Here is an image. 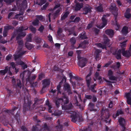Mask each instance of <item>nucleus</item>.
<instances>
[{
  "mask_svg": "<svg viewBox=\"0 0 131 131\" xmlns=\"http://www.w3.org/2000/svg\"><path fill=\"white\" fill-rule=\"evenodd\" d=\"M28 28V27L25 28L23 26H21L19 27L17 30V35L16 37V40L18 44V48L15 53L14 55L15 60L21 57L25 52V51H23L21 50V48L24 46V42L22 39H21V38L25 36L26 35L25 32H22V31L26 30Z\"/></svg>",
  "mask_w": 131,
  "mask_h": 131,
  "instance_id": "1",
  "label": "nucleus"
},
{
  "mask_svg": "<svg viewBox=\"0 0 131 131\" xmlns=\"http://www.w3.org/2000/svg\"><path fill=\"white\" fill-rule=\"evenodd\" d=\"M71 121L74 122H80L83 121V119L79 115L78 112L75 111L71 112Z\"/></svg>",
  "mask_w": 131,
  "mask_h": 131,
  "instance_id": "2",
  "label": "nucleus"
},
{
  "mask_svg": "<svg viewBox=\"0 0 131 131\" xmlns=\"http://www.w3.org/2000/svg\"><path fill=\"white\" fill-rule=\"evenodd\" d=\"M62 94L63 96L62 98L58 99L57 98H54L53 99L54 102L56 103L57 106L59 105V104L57 103L61 101V102H63L64 105L68 104L69 102V100L68 97L65 95L63 93Z\"/></svg>",
  "mask_w": 131,
  "mask_h": 131,
  "instance_id": "3",
  "label": "nucleus"
},
{
  "mask_svg": "<svg viewBox=\"0 0 131 131\" xmlns=\"http://www.w3.org/2000/svg\"><path fill=\"white\" fill-rule=\"evenodd\" d=\"M30 74V73L29 71H25L22 73L20 74V76L22 80H23L24 78H26L27 82H29L31 83L29 80Z\"/></svg>",
  "mask_w": 131,
  "mask_h": 131,
  "instance_id": "4",
  "label": "nucleus"
},
{
  "mask_svg": "<svg viewBox=\"0 0 131 131\" xmlns=\"http://www.w3.org/2000/svg\"><path fill=\"white\" fill-rule=\"evenodd\" d=\"M102 112L103 113H105V115L104 116V118L105 119L104 120L105 122L106 123H108L109 124L110 123L111 120L107 119L109 118L110 116V114L108 112V109H106L105 107H104L102 109Z\"/></svg>",
  "mask_w": 131,
  "mask_h": 131,
  "instance_id": "5",
  "label": "nucleus"
},
{
  "mask_svg": "<svg viewBox=\"0 0 131 131\" xmlns=\"http://www.w3.org/2000/svg\"><path fill=\"white\" fill-rule=\"evenodd\" d=\"M103 37L104 39V44L103 45H102L100 43H99L98 44H96V45L97 46L101 48L102 49H104L106 48V45H105L108 44V42L110 41V40L107 38L105 35H103Z\"/></svg>",
  "mask_w": 131,
  "mask_h": 131,
  "instance_id": "6",
  "label": "nucleus"
},
{
  "mask_svg": "<svg viewBox=\"0 0 131 131\" xmlns=\"http://www.w3.org/2000/svg\"><path fill=\"white\" fill-rule=\"evenodd\" d=\"M78 97L80 100H81V95L77 93V95L75 96L74 98L73 101V103L74 104H75L76 106H78L80 109L82 110L83 108V107H81L80 104L78 103V101H77Z\"/></svg>",
  "mask_w": 131,
  "mask_h": 131,
  "instance_id": "7",
  "label": "nucleus"
},
{
  "mask_svg": "<svg viewBox=\"0 0 131 131\" xmlns=\"http://www.w3.org/2000/svg\"><path fill=\"white\" fill-rule=\"evenodd\" d=\"M109 16L110 15L108 14L103 15V16L102 18V23L99 25V28L102 29L107 24V21L106 19V17Z\"/></svg>",
  "mask_w": 131,
  "mask_h": 131,
  "instance_id": "8",
  "label": "nucleus"
},
{
  "mask_svg": "<svg viewBox=\"0 0 131 131\" xmlns=\"http://www.w3.org/2000/svg\"><path fill=\"white\" fill-rule=\"evenodd\" d=\"M60 6V5L58 4V5H56L53 8V10H56L55 13L53 15V18L54 19L56 18V17L59 15V13L61 10V8H59L57 9Z\"/></svg>",
  "mask_w": 131,
  "mask_h": 131,
  "instance_id": "9",
  "label": "nucleus"
},
{
  "mask_svg": "<svg viewBox=\"0 0 131 131\" xmlns=\"http://www.w3.org/2000/svg\"><path fill=\"white\" fill-rule=\"evenodd\" d=\"M11 67H7L4 70H1L0 71V73L1 75H4L5 73L8 71V73L9 75L12 74V73L10 71L11 69Z\"/></svg>",
  "mask_w": 131,
  "mask_h": 131,
  "instance_id": "10",
  "label": "nucleus"
},
{
  "mask_svg": "<svg viewBox=\"0 0 131 131\" xmlns=\"http://www.w3.org/2000/svg\"><path fill=\"white\" fill-rule=\"evenodd\" d=\"M87 61L85 58H82V59L79 61L78 64V65L81 68L84 67L87 63Z\"/></svg>",
  "mask_w": 131,
  "mask_h": 131,
  "instance_id": "11",
  "label": "nucleus"
},
{
  "mask_svg": "<svg viewBox=\"0 0 131 131\" xmlns=\"http://www.w3.org/2000/svg\"><path fill=\"white\" fill-rule=\"evenodd\" d=\"M91 7L89 5L85 6L83 9L82 14L86 15L88 13H90L91 12Z\"/></svg>",
  "mask_w": 131,
  "mask_h": 131,
  "instance_id": "12",
  "label": "nucleus"
},
{
  "mask_svg": "<svg viewBox=\"0 0 131 131\" xmlns=\"http://www.w3.org/2000/svg\"><path fill=\"white\" fill-rule=\"evenodd\" d=\"M125 48H123L121 49L122 53V55L126 57H129L131 56V53L130 52L128 51H125Z\"/></svg>",
  "mask_w": 131,
  "mask_h": 131,
  "instance_id": "13",
  "label": "nucleus"
},
{
  "mask_svg": "<svg viewBox=\"0 0 131 131\" xmlns=\"http://www.w3.org/2000/svg\"><path fill=\"white\" fill-rule=\"evenodd\" d=\"M63 89L64 90L66 91L68 93V94H71L72 93L70 89V87L69 84L67 83H66L64 86Z\"/></svg>",
  "mask_w": 131,
  "mask_h": 131,
  "instance_id": "14",
  "label": "nucleus"
},
{
  "mask_svg": "<svg viewBox=\"0 0 131 131\" xmlns=\"http://www.w3.org/2000/svg\"><path fill=\"white\" fill-rule=\"evenodd\" d=\"M125 95L127 99V103L130 105L131 107V95L130 93H125Z\"/></svg>",
  "mask_w": 131,
  "mask_h": 131,
  "instance_id": "15",
  "label": "nucleus"
},
{
  "mask_svg": "<svg viewBox=\"0 0 131 131\" xmlns=\"http://www.w3.org/2000/svg\"><path fill=\"white\" fill-rule=\"evenodd\" d=\"M92 73L90 72L86 76V83L87 86L88 87H89L91 81V78L90 76L91 75Z\"/></svg>",
  "mask_w": 131,
  "mask_h": 131,
  "instance_id": "16",
  "label": "nucleus"
},
{
  "mask_svg": "<svg viewBox=\"0 0 131 131\" xmlns=\"http://www.w3.org/2000/svg\"><path fill=\"white\" fill-rule=\"evenodd\" d=\"M50 81L49 79H45L42 81V85L43 87L46 88L50 84Z\"/></svg>",
  "mask_w": 131,
  "mask_h": 131,
  "instance_id": "17",
  "label": "nucleus"
},
{
  "mask_svg": "<svg viewBox=\"0 0 131 131\" xmlns=\"http://www.w3.org/2000/svg\"><path fill=\"white\" fill-rule=\"evenodd\" d=\"M27 1L26 0H24L23 2L21 0H17L16 1V4L17 6L18 7L21 4L23 5H26Z\"/></svg>",
  "mask_w": 131,
  "mask_h": 131,
  "instance_id": "18",
  "label": "nucleus"
},
{
  "mask_svg": "<svg viewBox=\"0 0 131 131\" xmlns=\"http://www.w3.org/2000/svg\"><path fill=\"white\" fill-rule=\"evenodd\" d=\"M105 32L106 34L111 37H112L114 34V31L112 29H109L106 30L105 31Z\"/></svg>",
  "mask_w": 131,
  "mask_h": 131,
  "instance_id": "19",
  "label": "nucleus"
},
{
  "mask_svg": "<svg viewBox=\"0 0 131 131\" xmlns=\"http://www.w3.org/2000/svg\"><path fill=\"white\" fill-rule=\"evenodd\" d=\"M95 51L94 56L95 57L96 60H97V58L99 57V53L101 52V51L98 49H95Z\"/></svg>",
  "mask_w": 131,
  "mask_h": 131,
  "instance_id": "20",
  "label": "nucleus"
},
{
  "mask_svg": "<svg viewBox=\"0 0 131 131\" xmlns=\"http://www.w3.org/2000/svg\"><path fill=\"white\" fill-rule=\"evenodd\" d=\"M83 6V4L82 3L77 4L75 7V10L77 11L80 10L82 7Z\"/></svg>",
  "mask_w": 131,
  "mask_h": 131,
  "instance_id": "21",
  "label": "nucleus"
},
{
  "mask_svg": "<svg viewBox=\"0 0 131 131\" xmlns=\"http://www.w3.org/2000/svg\"><path fill=\"white\" fill-rule=\"evenodd\" d=\"M46 105H47L48 107V111L49 113H51L52 112L51 108L52 107V106L51 104L49 102L48 100H47L46 102Z\"/></svg>",
  "mask_w": 131,
  "mask_h": 131,
  "instance_id": "22",
  "label": "nucleus"
},
{
  "mask_svg": "<svg viewBox=\"0 0 131 131\" xmlns=\"http://www.w3.org/2000/svg\"><path fill=\"white\" fill-rule=\"evenodd\" d=\"M118 121L119 124L121 126H123L125 125V122L124 118L121 117L118 119Z\"/></svg>",
  "mask_w": 131,
  "mask_h": 131,
  "instance_id": "23",
  "label": "nucleus"
},
{
  "mask_svg": "<svg viewBox=\"0 0 131 131\" xmlns=\"http://www.w3.org/2000/svg\"><path fill=\"white\" fill-rule=\"evenodd\" d=\"M21 86L22 84L20 80L18 79L17 80V82L15 87L16 88H19L20 89Z\"/></svg>",
  "mask_w": 131,
  "mask_h": 131,
  "instance_id": "24",
  "label": "nucleus"
},
{
  "mask_svg": "<svg viewBox=\"0 0 131 131\" xmlns=\"http://www.w3.org/2000/svg\"><path fill=\"white\" fill-rule=\"evenodd\" d=\"M16 63L17 65H23L22 66V67L23 69H24L27 68V65L26 64H24V63L23 62L21 61L18 62H17Z\"/></svg>",
  "mask_w": 131,
  "mask_h": 131,
  "instance_id": "25",
  "label": "nucleus"
},
{
  "mask_svg": "<svg viewBox=\"0 0 131 131\" xmlns=\"http://www.w3.org/2000/svg\"><path fill=\"white\" fill-rule=\"evenodd\" d=\"M122 32L123 35H126L128 33V28L127 27L124 26L122 28Z\"/></svg>",
  "mask_w": 131,
  "mask_h": 131,
  "instance_id": "26",
  "label": "nucleus"
},
{
  "mask_svg": "<svg viewBox=\"0 0 131 131\" xmlns=\"http://www.w3.org/2000/svg\"><path fill=\"white\" fill-rule=\"evenodd\" d=\"M130 9L127 8L126 10V12L125 15V17L127 18H129L131 16V15L129 13Z\"/></svg>",
  "mask_w": 131,
  "mask_h": 131,
  "instance_id": "27",
  "label": "nucleus"
},
{
  "mask_svg": "<svg viewBox=\"0 0 131 131\" xmlns=\"http://www.w3.org/2000/svg\"><path fill=\"white\" fill-rule=\"evenodd\" d=\"M122 52L121 50H119L117 53L116 54L115 57L117 59H119L121 58V53Z\"/></svg>",
  "mask_w": 131,
  "mask_h": 131,
  "instance_id": "28",
  "label": "nucleus"
},
{
  "mask_svg": "<svg viewBox=\"0 0 131 131\" xmlns=\"http://www.w3.org/2000/svg\"><path fill=\"white\" fill-rule=\"evenodd\" d=\"M62 113V111H56L54 112L52 114V115H54L55 116H59Z\"/></svg>",
  "mask_w": 131,
  "mask_h": 131,
  "instance_id": "29",
  "label": "nucleus"
},
{
  "mask_svg": "<svg viewBox=\"0 0 131 131\" xmlns=\"http://www.w3.org/2000/svg\"><path fill=\"white\" fill-rule=\"evenodd\" d=\"M25 47L29 50H30L33 47V46L30 44H28L27 42H26L25 44Z\"/></svg>",
  "mask_w": 131,
  "mask_h": 131,
  "instance_id": "30",
  "label": "nucleus"
},
{
  "mask_svg": "<svg viewBox=\"0 0 131 131\" xmlns=\"http://www.w3.org/2000/svg\"><path fill=\"white\" fill-rule=\"evenodd\" d=\"M109 9L111 10L112 11L113 10H116V9L117 8L116 7L115 4L113 3L111 4V6Z\"/></svg>",
  "mask_w": 131,
  "mask_h": 131,
  "instance_id": "31",
  "label": "nucleus"
},
{
  "mask_svg": "<svg viewBox=\"0 0 131 131\" xmlns=\"http://www.w3.org/2000/svg\"><path fill=\"white\" fill-rule=\"evenodd\" d=\"M35 41L37 43H40L41 42V39L38 37L36 36L34 38Z\"/></svg>",
  "mask_w": 131,
  "mask_h": 131,
  "instance_id": "32",
  "label": "nucleus"
},
{
  "mask_svg": "<svg viewBox=\"0 0 131 131\" xmlns=\"http://www.w3.org/2000/svg\"><path fill=\"white\" fill-rule=\"evenodd\" d=\"M27 42H31L32 41L31 35L30 34L28 35L26 37Z\"/></svg>",
  "mask_w": 131,
  "mask_h": 131,
  "instance_id": "33",
  "label": "nucleus"
},
{
  "mask_svg": "<svg viewBox=\"0 0 131 131\" xmlns=\"http://www.w3.org/2000/svg\"><path fill=\"white\" fill-rule=\"evenodd\" d=\"M29 29L33 33H35L36 32V28L34 27L32 25H30L29 27Z\"/></svg>",
  "mask_w": 131,
  "mask_h": 131,
  "instance_id": "34",
  "label": "nucleus"
},
{
  "mask_svg": "<svg viewBox=\"0 0 131 131\" xmlns=\"http://www.w3.org/2000/svg\"><path fill=\"white\" fill-rule=\"evenodd\" d=\"M96 9L99 12H102L103 11V8L102 6V4H100L99 6L96 7Z\"/></svg>",
  "mask_w": 131,
  "mask_h": 131,
  "instance_id": "35",
  "label": "nucleus"
},
{
  "mask_svg": "<svg viewBox=\"0 0 131 131\" xmlns=\"http://www.w3.org/2000/svg\"><path fill=\"white\" fill-rule=\"evenodd\" d=\"M70 42L71 45H73L76 42V39L75 38L73 37L70 39Z\"/></svg>",
  "mask_w": 131,
  "mask_h": 131,
  "instance_id": "36",
  "label": "nucleus"
},
{
  "mask_svg": "<svg viewBox=\"0 0 131 131\" xmlns=\"http://www.w3.org/2000/svg\"><path fill=\"white\" fill-rule=\"evenodd\" d=\"M32 24L34 26H38L39 24V21L37 19H36L32 22Z\"/></svg>",
  "mask_w": 131,
  "mask_h": 131,
  "instance_id": "37",
  "label": "nucleus"
},
{
  "mask_svg": "<svg viewBox=\"0 0 131 131\" xmlns=\"http://www.w3.org/2000/svg\"><path fill=\"white\" fill-rule=\"evenodd\" d=\"M127 40H126L121 43V49H120L121 50L123 48H124V47H126V42H127Z\"/></svg>",
  "mask_w": 131,
  "mask_h": 131,
  "instance_id": "38",
  "label": "nucleus"
},
{
  "mask_svg": "<svg viewBox=\"0 0 131 131\" xmlns=\"http://www.w3.org/2000/svg\"><path fill=\"white\" fill-rule=\"evenodd\" d=\"M69 13L67 12H66L61 17V19L63 20L65 19L68 16Z\"/></svg>",
  "mask_w": 131,
  "mask_h": 131,
  "instance_id": "39",
  "label": "nucleus"
},
{
  "mask_svg": "<svg viewBox=\"0 0 131 131\" xmlns=\"http://www.w3.org/2000/svg\"><path fill=\"white\" fill-rule=\"evenodd\" d=\"M62 32V29L59 28L58 29V30L57 31V33L58 36L60 37L61 35V34Z\"/></svg>",
  "mask_w": 131,
  "mask_h": 131,
  "instance_id": "40",
  "label": "nucleus"
},
{
  "mask_svg": "<svg viewBox=\"0 0 131 131\" xmlns=\"http://www.w3.org/2000/svg\"><path fill=\"white\" fill-rule=\"evenodd\" d=\"M13 27L11 26H6L4 27V29L8 31V30L10 29H13Z\"/></svg>",
  "mask_w": 131,
  "mask_h": 131,
  "instance_id": "41",
  "label": "nucleus"
},
{
  "mask_svg": "<svg viewBox=\"0 0 131 131\" xmlns=\"http://www.w3.org/2000/svg\"><path fill=\"white\" fill-rule=\"evenodd\" d=\"M118 9H116V10H113L112 11V14L114 15L115 17V19H116V16L118 14L117 13Z\"/></svg>",
  "mask_w": 131,
  "mask_h": 131,
  "instance_id": "42",
  "label": "nucleus"
},
{
  "mask_svg": "<svg viewBox=\"0 0 131 131\" xmlns=\"http://www.w3.org/2000/svg\"><path fill=\"white\" fill-rule=\"evenodd\" d=\"M99 73L97 72H96L95 74V78L96 79H98L99 80H101V78L102 77L101 76H99Z\"/></svg>",
  "mask_w": 131,
  "mask_h": 131,
  "instance_id": "43",
  "label": "nucleus"
},
{
  "mask_svg": "<svg viewBox=\"0 0 131 131\" xmlns=\"http://www.w3.org/2000/svg\"><path fill=\"white\" fill-rule=\"evenodd\" d=\"M17 107H14L12 110L9 111L8 112L11 113L12 114H14V112L17 109Z\"/></svg>",
  "mask_w": 131,
  "mask_h": 131,
  "instance_id": "44",
  "label": "nucleus"
},
{
  "mask_svg": "<svg viewBox=\"0 0 131 131\" xmlns=\"http://www.w3.org/2000/svg\"><path fill=\"white\" fill-rule=\"evenodd\" d=\"M80 131H92V129L90 127H88V128L83 129V130H80Z\"/></svg>",
  "mask_w": 131,
  "mask_h": 131,
  "instance_id": "45",
  "label": "nucleus"
},
{
  "mask_svg": "<svg viewBox=\"0 0 131 131\" xmlns=\"http://www.w3.org/2000/svg\"><path fill=\"white\" fill-rule=\"evenodd\" d=\"M37 18L39 19V20L41 21H43L44 20V18L41 15L36 16Z\"/></svg>",
  "mask_w": 131,
  "mask_h": 131,
  "instance_id": "46",
  "label": "nucleus"
},
{
  "mask_svg": "<svg viewBox=\"0 0 131 131\" xmlns=\"http://www.w3.org/2000/svg\"><path fill=\"white\" fill-rule=\"evenodd\" d=\"M116 114L117 116H118L119 115L123 114V112L121 109H119L117 111Z\"/></svg>",
  "mask_w": 131,
  "mask_h": 131,
  "instance_id": "47",
  "label": "nucleus"
},
{
  "mask_svg": "<svg viewBox=\"0 0 131 131\" xmlns=\"http://www.w3.org/2000/svg\"><path fill=\"white\" fill-rule=\"evenodd\" d=\"M94 23V22L92 21L89 24L87 27V28L89 29L91 28L93 26Z\"/></svg>",
  "mask_w": 131,
  "mask_h": 131,
  "instance_id": "48",
  "label": "nucleus"
},
{
  "mask_svg": "<svg viewBox=\"0 0 131 131\" xmlns=\"http://www.w3.org/2000/svg\"><path fill=\"white\" fill-rule=\"evenodd\" d=\"M12 83L13 84V86L15 87L17 81L15 80V78L14 77L12 78Z\"/></svg>",
  "mask_w": 131,
  "mask_h": 131,
  "instance_id": "49",
  "label": "nucleus"
},
{
  "mask_svg": "<svg viewBox=\"0 0 131 131\" xmlns=\"http://www.w3.org/2000/svg\"><path fill=\"white\" fill-rule=\"evenodd\" d=\"M109 78L110 80L113 81L116 80L117 79L115 77L112 75L109 77Z\"/></svg>",
  "mask_w": 131,
  "mask_h": 131,
  "instance_id": "50",
  "label": "nucleus"
},
{
  "mask_svg": "<svg viewBox=\"0 0 131 131\" xmlns=\"http://www.w3.org/2000/svg\"><path fill=\"white\" fill-rule=\"evenodd\" d=\"M116 25H115V29L116 30H118L119 27V25L118 24V23L117 22L116 20Z\"/></svg>",
  "mask_w": 131,
  "mask_h": 131,
  "instance_id": "51",
  "label": "nucleus"
},
{
  "mask_svg": "<svg viewBox=\"0 0 131 131\" xmlns=\"http://www.w3.org/2000/svg\"><path fill=\"white\" fill-rule=\"evenodd\" d=\"M103 79L104 80V81H106L107 82V84L109 86H112V84H111V83H113V82H111L109 81H108V80H106V79L103 78Z\"/></svg>",
  "mask_w": 131,
  "mask_h": 131,
  "instance_id": "52",
  "label": "nucleus"
},
{
  "mask_svg": "<svg viewBox=\"0 0 131 131\" xmlns=\"http://www.w3.org/2000/svg\"><path fill=\"white\" fill-rule=\"evenodd\" d=\"M15 0H4V1L7 4H9L11 3L12 2Z\"/></svg>",
  "mask_w": 131,
  "mask_h": 131,
  "instance_id": "53",
  "label": "nucleus"
},
{
  "mask_svg": "<svg viewBox=\"0 0 131 131\" xmlns=\"http://www.w3.org/2000/svg\"><path fill=\"white\" fill-rule=\"evenodd\" d=\"M61 87V86L60 84H59L57 87V91L58 93H61L60 91V88Z\"/></svg>",
  "mask_w": 131,
  "mask_h": 131,
  "instance_id": "54",
  "label": "nucleus"
},
{
  "mask_svg": "<svg viewBox=\"0 0 131 131\" xmlns=\"http://www.w3.org/2000/svg\"><path fill=\"white\" fill-rule=\"evenodd\" d=\"M8 31L4 29L3 32V35L4 37H6L7 35V34Z\"/></svg>",
  "mask_w": 131,
  "mask_h": 131,
  "instance_id": "55",
  "label": "nucleus"
},
{
  "mask_svg": "<svg viewBox=\"0 0 131 131\" xmlns=\"http://www.w3.org/2000/svg\"><path fill=\"white\" fill-rule=\"evenodd\" d=\"M44 29V28L43 26H41L39 29H38V30L40 32H42Z\"/></svg>",
  "mask_w": 131,
  "mask_h": 131,
  "instance_id": "56",
  "label": "nucleus"
},
{
  "mask_svg": "<svg viewBox=\"0 0 131 131\" xmlns=\"http://www.w3.org/2000/svg\"><path fill=\"white\" fill-rule=\"evenodd\" d=\"M46 2V0H40V2L39 3V5H42Z\"/></svg>",
  "mask_w": 131,
  "mask_h": 131,
  "instance_id": "57",
  "label": "nucleus"
},
{
  "mask_svg": "<svg viewBox=\"0 0 131 131\" xmlns=\"http://www.w3.org/2000/svg\"><path fill=\"white\" fill-rule=\"evenodd\" d=\"M80 20V19L79 17H77L75 18L73 21L74 22L77 23L79 22Z\"/></svg>",
  "mask_w": 131,
  "mask_h": 131,
  "instance_id": "58",
  "label": "nucleus"
},
{
  "mask_svg": "<svg viewBox=\"0 0 131 131\" xmlns=\"http://www.w3.org/2000/svg\"><path fill=\"white\" fill-rule=\"evenodd\" d=\"M12 24L13 26H16L18 24V22L15 20H13L12 21Z\"/></svg>",
  "mask_w": 131,
  "mask_h": 131,
  "instance_id": "59",
  "label": "nucleus"
},
{
  "mask_svg": "<svg viewBox=\"0 0 131 131\" xmlns=\"http://www.w3.org/2000/svg\"><path fill=\"white\" fill-rule=\"evenodd\" d=\"M12 57V56L11 54H9L6 57V59L7 60H9Z\"/></svg>",
  "mask_w": 131,
  "mask_h": 131,
  "instance_id": "60",
  "label": "nucleus"
},
{
  "mask_svg": "<svg viewBox=\"0 0 131 131\" xmlns=\"http://www.w3.org/2000/svg\"><path fill=\"white\" fill-rule=\"evenodd\" d=\"M49 5V3H46L45 5H43V6L42 7V10L45 9H46V8Z\"/></svg>",
  "mask_w": 131,
  "mask_h": 131,
  "instance_id": "61",
  "label": "nucleus"
},
{
  "mask_svg": "<svg viewBox=\"0 0 131 131\" xmlns=\"http://www.w3.org/2000/svg\"><path fill=\"white\" fill-rule=\"evenodd\" d=\"M113 74V72L111 70H109L108 71V75L109 77L112 75Z\"/></svg>",
  "mask_w": 131,
  "mask_h": 131,
  "instance_id": "62",
  "label": "nucleus"
},
{
  "mask_svg": "<svg viewBox=\"0 0 131 131\" xmlns=\"http://www.w3.org/2000/svg\"><path fill=\"white\" fill-rule=\"evenodd\" d=\"M72 107V104L71 103H70L69 104L67 107H66V108L67 109H70Z\"/></svg>",
  "mask_w": 131,
  "mask_h": 131,
  "instance_id": "63",
  "label": "nucleus"
},
{
  "mask_svg": "<svg viewBox=\"0 0 131 131\" xmlns=\"http://www.w3.org/2000/svg\"><path fill=\"white\" fill-rule=\"evenodd\" d=\"M80 37L82 39H86L87 38L86 37L84 34L83 35H81L80 36Z\"/></svg>",
  "mask_w": 131,
  "mask_h": 131,
  "instance_id": "64",
  "label": "nucleus"
}]
</instances>
